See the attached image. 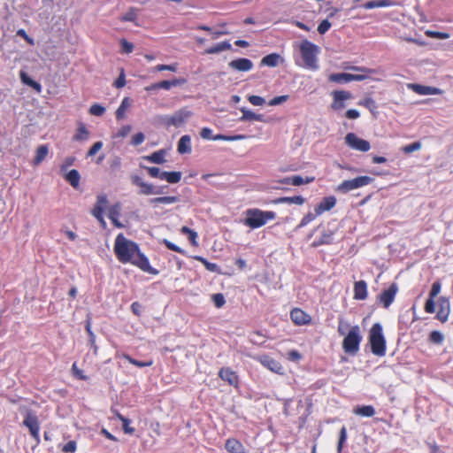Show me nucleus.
<instances>
[{
  "label": "nucleus",
  "instance_id": "37998d69",
  "mask_svg": "<svg viewBox=\"0 0 453 453\" xmlns=\"http://www.w3.org/2000/svg\"><path fill=\"white\" fill-rule=\"evenodd\" d=\"M180 233L188 235V241L190 242V243L193 246H195V247L198 246V242L196 241L198 235L196 231L190 229L188 226H184L180 228Z\"/></svg>",
  "mask_w": 453,
  "mask_h": 453
},
{
  "label": "nucleus",
  "instance_id": "ea45409f",
  "mask_svg": "<svg viewBox=\"0 0 453 453\" xmlns=\"http://www.w3.org/2000/svg\"><path fill=\"white\" fill-rule=\"evenodd\" d=\"M186 82L184 78L173 79V81H159V89L169 90L172 87H176L179 85H182Z\"/></svg>",
  "mask_w": 453,
  "mask_h": 453
},
{
  "label": "nucleus",
  "instance_id": "7c9ffc66",
  "mask_svg": "<svg viewBox=\"0 0 453 453\" xmlns=\"http://www.w3.org/2000/svg\"><path fill=\"white\" fill-rule=\"evenodd\" d=\"M166 151L165 150H159L149 156H145L144 159L154 164H163L165 159Z\"/></svg>",
  "mask_w": 453,
  "mask_h": 453
},
{
  "label": "nucleus",
  "instance_id": "412c9836",
  "mask_svg": "<svg viewBox=\"0 0 453 453\" xmlns=\"http://www.w3.org/2000/svg\"><path fill=\"white\" fill-rule=\"evenodd\" d=\"M225 449L229 453H246L244 445L235 438H228L225 442Z\"/></svg>",
  "mask_w": 453,
  "mask_h": 453
},
{
  "label": "nucleus",
  "instance_id": "f3484780",
  "mask_svg": "<svg viewBox=\"0 0 453 453\" xmlns=\"http://www.w3.org/2000/svg\"><path fill=\"white\" fill-rule=\"evenodd\" d=\"M200 135L203 139L205 140H224V141H236V140H242L245 138L244 135H234V136H226L223 134H218L216 136H212V131L209 127H203L202 128L200 132Z\"/></svg>",
  "mask_w": 453,
  "mask_h": 453
},
{
  "label": "nucleus",
  "instance_id": "13d9d810",
  "mask_svg": "<svg viewBox=\"0 0 453 453\" xmlns=\"http://www.w3.org/2000/svg\"><path fill=\"white\" fill-rule=\"evenodd\" d=\"M420 148H421L420 142H415L405 145L404 147L402 148V150L405 154H410L411 152L420 150Z\"/></svg>",
  "mask_w": 453,
  "mask_h": 453
},
{
  "label": "nucleus",
  "instance_id": "bf43d9fd",
  "mask_svg": "<svg viewBox=\"0 0 453 453\" xmlns=\"http://www.w3.org/2000/svg\"><path fill=\"white\" fill-rule=\"evenodd\" d=\"M105 111V108L98 104L90 106L88 112L94 116H102Z\"/></svg>",
  "mask_w": 453,
  "mask_h": 453
},
{
  "label": "nucleus",
  "instance_id": "de8ad7c7",
  "mask_svg": "<svg viewBox=\"0 0 453 453\" xmlns=\"http://www.w3.org/2000/svg\"><path fill=\"white\" fill-rule=\"evenodd\" d=\"M333 99L344 102L351 98V93L345 90H335L332 93Z\"/></svg>",
  "mask_w": 453,
  "mask_h": 453
},
{
  "label": "nucleus",
  "instance_id": "864d4df0",
  "mask_svg": "<svg viewBox=\"0 0 453 453\" xmlns=\"http://www.w3.org/2000/svg\"><path fill=\"white\" fill-rule=\"evenodd\" d=\"M358 104L365 106L371 111H373L377 108L376 103L372 97H365V99L359 101Z\"/></svg>",
  "mask_w": 453,
  "mask_h": 453
},
{
  "label": "nucleus",
  "instance_id": "49530a36",
  "mask_svg": "<svg viewBox=\"0 0 453 453\" xmlns=\"http://www.w3.org/2000/svg\"><path fill=\"white\" fill-rule=\"evenodd\" d=\"M132 130V127L130 125L122 126L116 133L112 134L113 139H123L127 137Z\"/></svg>",
  "mask_w": 453,
  "mask_h": 453
},
{
  "label": "nucleus",
  "instance_id": "6e6552de",
  "mask_svg": "<svg viewBox=\"0 0 453 453\" xmlns=\"http://www.w3.org/2000/svg\"><path fill=\"white\" fill-rule=\"evenodd\" d=\"M192 112L185 108L176 111L173 115L166 116L164 119V124L167 127H181L190 118Z\"/></svg>",
  "mask_w": 453,
  "mask_h": 453
},
{
  "label": "nucleus",
  "instance_id": "cd10ccee",
  "mask_svg": "<svg viewBox=\"0 0 453 453\" xmlns=\"http://www.w3.org/2000/svg\"><path fill=\"white\" fill-rule=\"evenodd\" d=\"M89 137V131L87 129L84 123L80 122L78 124V127L75 134L73 137V140L75 142L86 141Z\"/></svg>",
  "mask_w": 453,
  "mask_h": 453
},
{
  "label": "nucleus",
  "instance_id": "423d86ee",
  "mask_svg": "<svg viewBox=\"0 0 453 453\" xmlns=\"http://www.w3.org/2000/svg\"><path fill=\"white\" fill-rule=\"evenodd\" d=\"M373 181V178L370 176H358L351 180H343L336 188L342 193H348L351 190L369 185Z\"/></svg>",
  "mask_w": 453,
  "mask_h": 453
},
{
  "label": "nucleus",
  "instance_id": "09e8293b",
  "mask_svg": "<svg viewBox=\"0 0 453 453\" xmlns=\"http://www.w3.org/2000/svg\"><path fill=\"white\" fill-rule=\"evenodd\" d=\"M428 340L430 342L439 345L443 342L444 336L440 331L434 330L429 334Z\"/></svg>",
  "mask_w": 453,
  "mask_h": 453
},
{
  "label": "nucleus",
  "instance_id": "052dcab7",
  "mask_svg": "<svg viewBox=\"0 0 453 453\" xmlns=\"http://www.w3.org/2000/svg\"><path fill=\"white\" fill-rule=\"evenodd\" d=\"M76 450L77 442L75 441H70L61 447V451L63 453H74Z\"/></svg>",
  "mask_w": 453,
  "mask_h": 453
},
{
  "label": "nucleus",
  "instance_id": "7ed1b4c3",
  "mask_svg": "<svg viewBox=\"0 0 453 453\" xmlns=\"http://www.w3.org/2000/svg\"><path fill=\"white\" fill-rule=\"evenodd\" d=\"M275 218L276 213L274 211L251 208L246 210L243 224L251 229H256L262 227L268 221L275 219Z\"/></svg>",
  "mask_w": 453,
  "mask_h": 453
},
{
  "label": "nucleus",
  "instance_id": "58836bf2",
  "mask_svg": "<svg viewBox=\"0 0 453 453\" xmlns=\"http://www.w3.org/2000/svg\"><path fill=\"white\" fill-rule=\"evenodd\" d=\"M162 180H166L169 183L174 184L178 183L181 180V173L180 172H163L162 173Z\"/></svg>",
  "mask_w": 453,
  "mask_h": 453
},
{
  "label": "nucleus",
  "instance_id": "6ab92c4d",
  "mask_svg": "<svg viewBox=\"0 0 453 453\" xmlns=\"http://www.w3.org/2000/svg\"><path fill=\"white\" fill-rule=\"evenodd\" d=\"M229 66L232 69H234V70H237L240 72H248L253 68V63L249 58H237V59L232 60L229 63Z\"/></svg>",
  "mask_w": 453,
  "mask_h": 453
},
{
  "label": "nucleus",
  "instance_id": "2f4dec72",
  "mask_svg": "<svg viewBox=\"0 0 453 453\" xmlns=\"http://www.w3.org/2000/svg\"><path fill=\"white\" fill-rule=\"evenodd\" d=\"M65 179L74 188H77L80 186L81 175L75 169L70 170L65 174Z\"/></svg>",
  "mask_w": 453,
  "mask_h": 453
},
{
  "label": "nucleus",
  "instance_id": "338daca9",
  "mask_svg": "<svg viewBox=\"0 0 453 453\" xmlns=\"http://www.w3.org/2000/svg\"><path fill=\"white\" fill-rule=\"evenodd\" d=\"M102 148H103V142L101 141L95 142L88 150V151L87 153V157L95 156Z\"/></svg>",
  "mask_w": 453,
  "mask_h": 453
},
{
  "label": "nucleus",
  "instance_id": "4d7b16f0",
  "mask_svg": "<svg viewBox=\"0 0 453 453\" xmlns=\"http://www.w3.org/2000/svg\"><path fill=\"white\" fill-rule=\"evenodd\" d=\"M347 440V429L345 426H342L340 430L339 441L337 445V450L340 453L343 448V444Z\"/></svg>",
  "mask_w": 453,
  "mask_h": 453
},
{
  "label": "nucleus",
  "instance_id": "b1692460",
  "mask_svg": "<svg viewBox=\"0 0 453 453\" xmlns=\"http://www.w3.org/2000/svg\"><path fill=\"white\" fill-rule=\"evenodd\" d=\"M305 202V199L301 196H281L274 199L273 201V203L274 204H280V203H288V204H297L302 205Z\"/></svg>",
  "mask_w": 453,
  "mask_h": 453
},
{
  "label": "nucleus",
  "instance_id": "3c124183",
  "mask_svg": "<svg viewBox=\"0 0 453 453\" xmlns=\"http://www.w3.org/2000/svg\"><path fill=\"white\" fill-rule=\"evenodd\" d=\"M137 18L136 9L130 8L123 16L119 18L120 21H131L134 22Z\"/></svg>",
  "mask_w": 453,
  "mask_h": 453
},
{
  "label": "nucleus",
  "instance_id": "5fc2aeb1",
  "mask_svg": "<svg viewBox=\"0 0 453 453\" xmlns=\"http://www.w3.org/2000/svg\"><path fill=\"white\" fill-rule=\"evenodd\" d=\"M196 259L200 261L208 271H210V272H218L219 271V266L216 264L207 261L204 257H196Z\"/></svg>",
  "mask_w": 453,
  "mask_h": 453
},
{
  "label": "nucleus",
  "instance_id": "774afa93",
  "mask_svg": "<svg viewBox=\"0 0 453 453\" xmlns=\"http://www.w3.org/2000/svg\"><path fill=\"white\" fill-rule=\"evenodd\" d=\"M145 140V135L143 134V133L142 132H139L137 134H135L134 135H133L132 139H131V144L134 145V146H138L140 144H142Z\"/></svg>",
  "mask_w": 453,
  "mask_h": 453
},
{
  "label": "nucleus",
  "instance_id": "a878e982",
  "mask_svg": "<svg viewBox=\"0 0 453 453\" xmlns=\"http://www.w3.org/2000/svg\"><path fill=\"white\" fill-rule=\"evenodd\" d=\"M280 61H282V58L279 54L271 53L264 57L260 64L261 65L275 67L280 64Z\"/></svg>",
  "mask_w": 453,
  "mask_h": 453
},
{
  "label": "nucleus",
  "instance_id": "0e129e2a",
  "mask_svg": "<svg viewBox=\"0 0 453 453\" xmlns=\"http://www.w3.org/2000/svg\"><path fill=\"white\" fill-rule=\"evenodd\" d=\"M120 45L122 53L129 54L134 50L133 43L127 42L126 39L120 40Z\"/></svg>",
  "mask_w": 453,
  "mask_h": 453
},
{
  "label": "nucleus",
  "instance_id": "4c0bfd02",
  "mask_svg": "<svg viewBox=\"0 0 453 453\" xmlns=\"http://www.w3.org/2000/svg\"><path fill=\"white\" fill-rule=\"evenodd\" d=\"M131 104V100L129 97H125L123 98L120 105L119 106V108L117 109L116 111V119L118 120H121L125 118V115H126V111L127 110V108L130 106Z\"/></svg>",
  "mask_w": 453,
  "mask_h": 453
},
{
  "label": "nucleus",
  "instance_id": "c756f323",
  "mask_svg": "<svg viewBox=\"0 0 453 453\" xmlns=\"http://www.w3.org/2000/svg\"><path fill=\"white\" fill-rule=\"evenodd\" d=\"M108 197L105 194H100L96 196V202L91 210V214L96 213L97 209L100 210V213H104V210L108 204Z\"/></svg>",
  "mask_w": 453,
  "mask_h": 453
},
{
  "label": "nucleus",
  "instance_id": "c03bdc74",
  "mask_svg": "<svg viewBox=\"0 0 453 453\" xmlns=\"http://www.w3.org/2000/svg\"><path fill=\"white\" fill-rule=\"evenodd\" d=\"M20 79L23 83L30 86L31 88L35 89L37 92H41V90H42L41 84L39 82L32 80L30 77H28L26 73H24V72L20 73Z\"/></svg>",
  "mask_w": 453,
  "mask_h": 453
},
{
  "label": "nucleus",
  "instance_id": "473e14b6",
  "mask_svg": "<svg viewBox=\"0 0 453 453\" xmlns=\"http://www.w3.org/2000/svg\"><path fill=\"white\" fill-rule=\"evenodd\" d=\"M241 111L242 112V115L240 118L241 121H244V120H256V121H261V122L265 121L263 114H257V113H255L250 110H246L244 108L242 109Z\"/></svg>",
  "mask_w": 453,
  "mask_h": 453
},
{
  "label": "nucleus",
  "instance_id": "f257e3e1",
  "mask_svg": "<svg viewBox=\"0 0 453 453\" xmlns=\"http://www.w3.org/2000/svg\"><path fill=\"white\" fill-rule=\"evenodd\" d=\"M114 254L121 264H132L142 271L157 274V271L150 266L148 257L141 252L139 245L127 239L123 234H119L114 241Z\"/></svg>",
  "mask_w": 453,
  "mask_h": 453
},
{
  "label": "nucleus",
  "instance_id": "a18cd8bd",
  "mask_svg": "<svg viewBox=\"0 0 453 453\" xmlns=\"http://www.w3.org/2000/svg\"><path fill=\"white\" fill-rule=\"evenodd\" d=\"M314 180H315V177H313V176H311V177L306 176L305 178H303L300 175H294V176H291V185L292 186H301L303 184L311 183V182L314 181Z\"/></svg>",
  "mask_w": 453,
  "mask_h": 453
},
{
  "label": "nucleus",
  "instance_id": "69168bd1",
  "mask_svg": "<svg viewBox=\"0 0 453 453\" xmlns=\"http://www.w3.org/2000/svg\"><path fill=\"white\" fill-rule=\"evenodd\" d=\"M441 288V282L439 280L434 281L432 285V288H431V290L429 293V297H431V298L436 297L440 294Z\"/></svg>",
  "mask_w": 453,
  "mask_h": 453
},
{
  "label": "nucleus",
  "instance_id": "a211bd4d",
  "mask_svg": "<svg viewBox=\"0 0 453 453\" xmlns=\"http://www.w3.org/2000/svg\"><path fill=\"white\" fill-rule=\"evenodd\" d=\"M336 204V198L334 196L324 197L321 202L314 208L317 215H321L325 211H330Z\"/></svg>",
  "mask_w": 453,
  "mask_h": 453
},
{
  "label": "nucleus",
  "instance_id": "393cba45",
  "mask_svg": "<svg viewBox=\"0 0 453 453\" xmlns=\"http://www.w3.org/2000/svg\"><path fill=\"white\" fill-rule=\"evenodd\" d=\"M48 154H49L48 145L47 144L40 145L35 150V155L33 159V165H40L46 158Z\"/></svg>",
  "mask_w": 453,
  "mask_h": 453
},
{
  "label": "nucleus",
  "instance_id": "9b49d317",
  "mask_svg": "<svg viewBox=\"0 0 453 453\" xmlns=\"http://www.w3.org/2000/svg\"><path fill=\"white\" fill-rule=\"evenodd\" d=\"M264 367L270 370L273 372L278 374H283L284 368L282 365L276 359L271 357L269 355L264 354L256 357Z\"/></svg>",
  "mask_w": 453,
  "mask_h": 453
},
{
  "label": "nucleus",
  "instance_id": "0eeeda50",
  "mask_svg": "<svg viewBox=\"0 0 453 453\" xmlns=\"http://www.w3.org/2000/svg\"><path fill=\"white\" fill-rule=\"evenodd\" d=\"M22 424L29 430L30 435L35 441L36 444H39L40 423L37 415L32 411L27 410Z\"/></svg>",
  "mask_w": 453,
  "mask_h": 453
},
{
  "label": "nucleus",
  "instance_id": "9d476101",
  "mask_svg": "<svg viewBox=\"0 0 453 453\" xmlns=\"http://www.w3.org/2000/svg\"><path fill=\"white\" fill-rule=\"evenodd\" d=\"M345 142L351 149L362 152H366L371 149V145L368 141L359 138L354 133H349L346 134Z\"/></svg>",
  "mask_w": 453,
  "mask_h": 453
},
{
  "label": "nucleus",
  "instance_id": "a19ab883",
  "mask_svg": "<svg viewBox=\"0 0 453 453\" xmlns=\"http://www.w3.org/2000/svg\"><path fill=\"white\" fill-rule=\"evenodd\" d=\"M344 68L346 70L360 73L357 75H366V79L370 78V76L372 74L375 73V71L373 69H370L365 66L349 65V66H345Z\"/></svg>",
  "mask_w": 453,
  "mask_h": 453
},
{
  "label": "nucleus",
  "instance_id": "e2e57ef3",
  "mask_svg": "<svg viewBox=\"0 0 453 453\" xmlns=\"http://www.w3.org/2000/svg\"><path fill=\"white\" fill-rule=\"evenodd\" d=\"M426 35L432 38L444 40L449 38V34L439 31H427Z\"/></svg>",
  "mask_w": 453,
  "mask_h": 453
},
{
  "label": "nucleus",
  "instance_id": "dca6fc26",
  "mask_svg": "<svg viewBox=\"0 0 453 453\" xmlns=\"http://www.w3.org/2000/svg\"><path fill=\"white\" fill-rule=\"evenodd\" d=\"M219 377L226 382L228 385L233 386L234 388L239 387V376L235 371H234L230 367H222L219 369Z\"/></svg>",
  "mask_w": 453,
  "mask_h": 453
},
{
  "label": "nucleus",
  "instance_id": "f03ea898",
  "mask_svg": "<svg viewBox=\"0 0 453 453\" xmlns=\"http://www.w3.org/2000/svg\"><path fill=\"white\" fill-rule=\"evenodd\" d=\"M337 332L340 335H345L342 341L343 351L349 355H356L359 350V346L363 339L359 326L355 325L349 326V324L340 319Z\"/></svg>",
  "mask_w": 453,
  "mask_h": 453
},
{
  "label": "nucleus",
  "instance_id": "ddd939ff",
  "mask_svg": "<svg viewBox=\"0 0 453 453\" xmlns=\"http://www.w3.org/2000/svg\"><path fill=\"white\" fill-rule=\"evenodd\" d=\"M315 230L320 231L321 235L312 242V247L317 248L322 245H329L333 243L334 235V232L333 230H326L322 225L318 226Z\"/></svg>",
  "mask_w": 453,
  "mask_h": 453
},
{
  "label": "nucleus",
  "instance_id": "e433bc0d",
  "mask_svg": "<svg viewBox=\"0 0 453 453\" xmlns=\"http://www.w3.org/2000/svg\"><path fill=\"white\" fill-rule=\"evenodd\" d=\"M121 357L126 359L128 363L137 366V367H140V368H142V367H147V366H151L153 365V360L152 359H150V360H147V361H139V360H136L134 358H133L131 356H129L128 354H126V353H123L121 355Z\"/></svg>",
  "mask_w": 453,
  "mask_h": 453
},
{
  "label": "nucleus",
  "instance_id": "bb28decb",
  "mask_svg": "<svg viewBox=\"0 0 453 453\" xmlns=\"http://www.w3.org/2000/svg\"><path fill=\"white\" fill-rule=\"evenodd\" d=\"M232 49L231 44L228 41L219 42L204 50L205 54H217L224 50H230Z\"/></svg>",
  "mask_w": 453,
  "mask_h": 453
},
{
  "label": "nucleus",
  "instance_id": "4468645a",
  "mask_svg": "<svg viewBox=\"0 0 453 453\" xmlns=\"http://www.w3.org/2000/svg\"><path fill=\"white\" fill-rule=\"evenodd\" d=\"M366 80V75H354L348 73H331L328 76V81L334 83H347L349 81H362Z\"/></svg>",
  "mask_w": 453,
  "mask_h": 453
},
{
  "label": "nucleus",
  "instance_id": "c85d7f7f",
  "mask_svg": "<svg viewBox=\"0 0 453 453\" xmlns=\"http://www.w3.org/2000/svg\"><path fill=\"white\" fill-rule=\"evenodd\" d=\"M115 417L121 421L122 423V429L125 434H133L135 431L134 427L130 426L131 420L126 417H124L121 413H119L118 411H114Z\"/></svg>",
  "mask_w": 453,
  "mask_h": 453
},
{
  "label": "nucleus",
  "instance_id": "f704fd0d",
  "mask_svg": "<svg viewBox=\"0 0 453 453\" xmlns=\"http://www.w3.org/2000/svg\"><path fill=\"white\" fill-rule=\"evenodd\" d=\"M353 412L356 415L361 416V417H372L375 414V409L372 405H362V406H357Z\"/></svg>",
  "mask_w": 453,
  "mask_h": 453
},
{
  "label": "nucleus",
  "instance_id": "72a5a7b5",
  "mask_svg": "<svg viewBox=\"0 0 453 453\" xmlns=\"http://www.w3.org/2000/svg\"><path fill=\"white\" fill-rule=\"evenodd\" d=\"M440 301H441V303H440L441 308L437 313V319L439 320H441V322H445V321H447L448 317H449V302L443 297H441Z\"/></svg>",
  "mask_w": 453,
  "mask_h": 453
},
{
  "label": "nucleus",
  "instance_id": "6e6d98bb",
  "mask_svg": "<svg viewBox=\"0 0 453 453\" xmlns=\"http://www.w3.org/2000/svg\"><path fill=\"white\" fill-rule=\"evenodd\" d=\"M211 300L217 308H221L226 303V299L223 294L218 293L211 296Z\"/></svg>",
  "mask_w": 453,
  "mask_h": 453
},
{
  "label": "nucleus",
  "instance_id": "20e7f679",
  "mask_svg": "<svg viewBox=\"0 0 453 453\" xmlns=\"http://www.w3.org/2000/svg\"><path fill=\"white\" fill-rule=\"evenodd\" d=\"M300 54L303 60V67L316 71L319 69L318 55L319 47L308 40H303L299 46Z\"/></svg>",
  "mask_w": 453,
  "mask_h": 453
},
{
  "label": "nucleus",
  "instance_id": "f8f14e48",
  "mask_svg": "<svg viewBox=\"0 0 453 453\" xmlns=\"http://www.w3.org/2000/svg\"><path fill=\"white\" fill-rule=\"evenodd\" d=\"M398 292V286L393 282L387 289L383 290L378 296L379 302L385 309H388L394 302Z\"/></svg>",
  "mask_w": 453,
  "mask_h": 453
},
{
  "label": "nucleus",
  "instance_id": "1a4fd4ad",
  "mask_svg": "<svg viewBox=\"0 0 453 453\" xmlns=\"http://www.w3.org/2000/svg\"><path fill=\"white\" fill-rule=\"evenodd\" d=\"M131 182L140 188L138 191L140 195L150 196L162 193L161 188H157L153 184L145 182L142 178L138 175H132Z\"/></svg>",
  "mask_w": 453,
  "mask_h": 453
},
{
  "label": "nucleus",
  "instance_id": "2eb2a0df",
  "mask_svg": "<svg viewBox=\"0 0 453 453\" xmlns=\"http://www.w3.org/2000/svg\"><path fill=\"white\" fill-rule=\"evenodd\" d=\"M290 319L296 326H307L311 323V316L301 308H294L290 311Z\"/></svg>",
  "mask_w": 453,
  "mask_h": 453
},
{
  "label": "nucleus",
  "instance_id": "603ef678",
  "mask_svg": "<svg viewBox=\"0 0 453 453\" xmlns=\"http://www.w3.org/2000/svg\"><path fill=\"white\" fill-rule=\"evenodd\" d=\"M121 211V204L120 203H116L112 204L108 211V217L109 219L111 218H119L120 216Z\"/></svg>",
  "mask_w": 453,
  "mask_h": 453
},
{
  "label": "nucleus",
  "instance_id": "aec40b11",
  "mask_svg": "<svg viewBox=\"0 0 453 453\" xmlns=\"http://www.w3.org/2000/svg\"><path fill=\"white\" fill-rule=\"evenodd\" d=\"M408 88L414 91L415 93L422 96L426 95H438L440 93V89L434 87L424 86L416 83L408 84Z\"/></svg>",
  "mask_w": 453,
  "mask_h": 453
},
{
  "label": "nucleus",
  "instance_id": "4be33fe9",
  "mask_svg": "<svg viewBox=\"0 0 453 453\" xmlns=\"http://www.w3.org/2000/svg\"><path fill=\"white\" fill-rule=\"evenodd\" d=\"M367 284L365 280L356 281L354 284V299L365 300L367 298Z\"/></svg>",
  "mask_w": 453,
  "mask_h": 453
},
{
  "label": "nucleus",
  "instance_id": "39448f33",
  "mask_svg": "<svg viewBox=\"0 0 453 453\" xmlns=\"http://www.w3.org/2000/svg\"><path fill=\"white\" fill-rule=\"evenodd\" d=\"M369 343L372 354L378 357H384L386 355V340L383 335L382 326L380 323H375L372 326L369 334Z\"/></svg>",
  "mask_w": 453,
  "mask_h": 453
},
{
  "label": "nucleus",
  "instance_id": "79ce46f5",
  "mask_svg": "<svg viewBox=\"0 0 453 453\" xmlns=\"http://www.w3.org/2000/svg\"><path fill=\"white\" fill-rule=\"evenodd\" d=\"M344 68L346 70L360 73L357 75H366V79L370 78V76L372 74L375 73V71L373 69H370L365 66L349 65V66H345Z\"/></svg>",
  "mask_w": 453,
  "mask_h": 453
},
{
  "label": "nucleus",
  "instance_id": "c9c22d12",
  "mask_svg": "<svg viewBox=\"0 0 453 453\" xmlns=\"http://www.w3.org/2000/svg\"><path fill=\"white\" fill-rule=\"evenodd\" d=\"M179 201L178 196H158L155 198H151L150 200V203L153 205L157 204H172L175 203Z\"/></svg>",
  "mask_w": 453,
  "mask_h": 453
},
{
  "label": "nucleus",
  "instance_id": "5701e85b",
  "mask_svg": "<svg viewBox=\"0 0 453 453\" xmlns=\"http://www.w3.org/2000/svg\"><path fill=\"white\" fill-rule=\"evenodd\" d=\"M192 150L191 138L189 135L185 134L180 137L177 145V151L180 154H189Z\"/></svg>",
  "mask_w": 453,
  "mask_h": 453
},
{
  "label": "nucleus",
  "instance_id": "8fccbe9b",
  "mask_svg": "<svg viewBox=\"0 0 453 453\" xmlns=\"http://www.w3.org/2000/svg\"><path fill=\"white\" fill-rule=\"evenodd\" d=\"M72 373L74 378L80 380H88V376L85 375L83 371L80 369L77 365V363L74 362L72 365Z\"/></svg>",
  "mask_w": 453,
  "mask_h": 453
},
{
  "label": "nucleus",
  "instance_id": "680f3d73",
  "mask_svg": "<svg viewBox=\"0 0 453 453\" xmlns=\"http://www.w3.org/2000/svg\"><path fill=\"white\" fill-rule=\"evenodd\" d=\"M318 215L316 214V212L314 211V213L312 212H308L306 215H304L303 217V219H301L300 223H299V227H303V226H305L306 225H308L309 223H311V221H313L316 217Z\"/></svg>",
  "mask_w": 453,
  "mask_h": 453
}]
</instances>
